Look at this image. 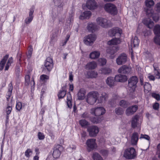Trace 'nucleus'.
<instances>
[{"instance_id": "72a5a7b5", "label": "nucleus", "mask_w": 160, "mask_h": 160, "mask_svg": "<svg viewBox=\"0 0 160 160\" xmlns=\"http://www.w3.org/2000/svg\"><path fill=\"white\" fill-rule=\"evenodd\" d=\"M153 68H154V73L155 77L156 78H160V71L157 68H156L155 65H153Z\"/></svg>"}, {"instance_id": "f704fd0d", "label": "nucleus", "mask_w": 160, "mask_h": 160, "mask_svg": "<svg viewBox=\"0 0 160 160\" xmlns=\"http://www.w3.org/2000/svg\"><path fill=\"white\" fill-rule=\"evenodd\" d=\"M67 103L68 107L69 108H71L72 107V98L71 95L70 94H67Z\"/></svg>"}, {"instance_id": "a19ab883", "label": "nucleus", "mask_w": 160, "mask_h": 160, "mask_svg": "<svg viewBox=\"0 0 160 160\" xmlns=\"http://www.w3.org/2000/svg\"><path fill=\"white\" fill-rule=\"evenodd\" d=\"M32 154V150L30 148L27 149L24 152L25 156L28 158H29Z\"/></svg>"}, {"instance_id": "6e6552de", "label": "nucleus", "mask_w": 160, "mask_h": 160, "mask_svg": "<svg viewBox=\"0 0 160 160\" xmlns=\"http://www.w3.org/2000/svg\"><path fill=\"white\" fill-rule=\"evenodd\" d=\"M90 112L92 115L99 116L105 114L106 110L103 107H97L92 108Z\"/></svg>"}, {"instance_id": "680f3d73", "label": "nucleus", "mask_w": 160, "mask_h": 160, "mask_svg": "<svg viewBox=\"0 0 160 160\" xmlns=\"http://www.w3.org/2000/svg\"><path fill=\"white\" fill-rule=\"evenodd\" d=\"M148 78H149L150 80L154 81L155 79V77L152 75L150 73H149L148 75Z\"/></svg>"}, {"instance_id": "3c124183", "label": "nucleus", "mask_w": 160, "mask_h": 160, "mask_svg": "<svg viewBox=\"0 0 160 160\" xmlns=\"http://www.w3.org/2000/svg\"><path fill=\"white\" fill-rule=\"evenodd\" d=\"M70 38V35L69 34H67L66 36L65 39L61 42L60 45L62 46H63L65 45L67 43V41L69 40Z\"/></svg>"}, {"instance_id": "f8f14e48", "label": "nucleus", "mask_w": 160, "mask_h": 160, "mask_svg": "<svg viewBox=\"0 0 160 160\" xmlns=\"http://www.w3.org/2000/svg\"><path fill=\"white\" fill-rule=\"evenodd\" d=\"M145 5L147 8L146 9V14H151L153 11L152 8L154 4V2L153 0H146L145 2Z\"/></svg>"}, {"instance_id": "a211bd4d", "label": "nucleus", "mask_w": 160, "mask_h": 160, "mask_svg": "<svg viewBox=\"0 0 160 160\" xmlns=\"http://www.w3.org/2000/svg\"><path fill=\"white\" fill-rule=\"evenodd\" d=\"M131 68L126 65H123L119 68L118 72L121 73L128 74L131 72Z\"/></svg>"}, {"instance_id": "e433bc0d", "label": "nucleus", "mask_w": 160, "mask_h": 160, "mask_svg": "<svg viewBox=\"0 0 160 160\" xmlns=\"http://www.w3.org/2000/svg\"><path fill=\"white\" fill-rule=\"evenodd\" d=\"M153 11L152 12V14H147L148 17L149 16H152V18L154 21L155 22H157L159 19V15L158 13H153Z\"/></svg>"}, {"instance_id": "58836bf2", "label": "nucleus", "mask_w": 160, "mask_h": 160, "mask_svg": "<svg viewBox=\"0 0 160 160\" xmlns=\"http://www.w3.org/2000/svg\"><path fill=\"white\" fill-rule=\"evenodd\" d=\"M93 160H103V158L98 153H94L92 156Z\"/></svg>"}, {"instance_id": "a18cd8bd", "label": "nucleus", "mask_w": 160, "mask_h": 160, "mask_svg": "<svg viewBox=\"0 0 160 160\" xmlns=\"http://www.w3.org/2000/svg\"><path fill=\"white\" fill-rule=\"evenodd\" d=\"M98 63L101 66L105 65L107 61L106 59L103 58H100L98 60Z\"/></svg>"}, {"instance_id": "603ef678", "label": "nucleus", "mask_w": 160, "mask_h": 160, "mask_svg": "<svg viewBox=\"0 0 160 160\" xmlns=\"http://www.w3.org/2000/svg\"><path fill=\"white\" fill-rule=\"evenodd\" d=\"M30 76L28 75H27L25 77V85L28 86L30 83Z\"/></svg>"}, {"instance_id": "20e7f679", "label": "nucleus", "mask_w": 160, "mask_h": 160, "mask_svg": "<svg viewBox=\"0 0 160 160\" xmlns=\"http://www.w3.org/2000/svg\"><path fill=\"white\" fill-rule=\"evenodd\" d=\"M105 10L113 15H116L118 13V9L116 6L111 3L105 4L104 6Z\"/></svg>"}, {"instance_id": "0eeeda50", "label": "nucleus", "mask_w": 160, "mask_h": 160, "mask_svg": "<svg viewBox=\"0 0 160 160\" xmlns=\"http://www.w3.org/2000/svg\"><path fill=\"white\" fill-rule=\"evenodd\" d=\"M136 155L135 149L133 148H130L125 150L123 156L127 159H132L134 158Z\"/></svg>"}, {"instance_id": "4468645a", "label": "nucleus", "mask_w": 160, "mask_h": 160, "mask_svg": "<svg viewBox=\"0 0 160 160\" xmlns=\"http://www.w3.org/2000/svg\"><path fill=\"white\" fill-rule=\"evenodd\" d=\"M88 131L89 135L92 137L96 136L98 133L99 129L98 128L95 126H92L89 127L87 129Z\"/></svg>"}, {"instance_id": "5701e85b", "label": "nucleus", "mask_w": 160, "mask_h": 160, "mask_svg": "<svg viewBox=\"0 0 160 160\" xmlns=\"http://www.w3.org/2000/svg\"><path fill=\"white\" fill-rule=\"evenodd\" d=\"M92 13L90 11H85L81 13L79 18L81 20L88 19L91 17Z\"/></svg>"}, {"instance_id": "9d476101", "label": "nucleus", "mask_w": 160, "mask_h": 160, "mask_svg": "<svg viewBox=\"0 0 160 160\" xmlns=\"http://www.w3.org/2000/svg\"><path fill=\"white\" fill-rule=\"evenodd\" d=\"M131 126L133 128H137L140 129L141 122L140 120V117L138 115L135 116L132 118L131 121Z\"/></svg>"}, {"instance_id": "5fc2aeb1", "label": "nucleus", "mask_w": 160, "mask_h": 160, "mask_svg": "<svg viewBox=\"0 0 160 160\" xmlns=\"http://www.w3.org/2000/svg\"><path fill=\"white\" fill-rule=\"evenodd\" d=\"M152 97L155 98L157 101H159L160 100V96L159 94L155 93H152Z\"/></svg>"}, {"instance_id": "2eb2a0df", "label": "nucleus", "mask_w": 160, "mask_h": 160, "mask_svg": "<svg viewBox=\"0 0 160 160\" xmlns=\"http://www.w3.org/2000/svg\"><path fill=\"white\" fill-rule=\"evenodd\" d=\"M127 60L126 55L124 53L120 54L116 59V63L118 65H121L125 63Z\"/></svg>"}, {"instance_id": "8fccbe9b", "label": "nucleus", "mask_w": 160, "mask_h": 160, "mask_svg": "<svg viewBox=\"0 0 160 160\" xmlns=\"http://www.w3.org/2000/svg\"><path fill=\"white\" fill-rule=\"evenodd\" d=\"M66 91L64 90L60 91L58 94V97L59 98H63L66 94Z\"/></svg>"}, {"instance_id": "774afa93", "label": "nucleus", "mask_w": 160, "mask_h": 160, "mask_svg": "<svg viewBox=\"0 0 160 160\" xmlns=\"http://www.w3.org/2000/svg\"><path fill=\"white\" fill-rule=\"evenodd\" d=\"M32 52H30L29 51H28L27 55V57L28 58H29L31 57L32 55Z\"/></svg>"}, {"instance_id": "13d9d810", "label": "nucleus", "mask_w": 160, "mask_h": 160, "mask_svg": "<svg viewBox=\"0 0 160 160\" xmlns=\"http://www.w3.org/2000/svg\"><path fill=\"white\" fill-rule=\"evenodd\" d=\"M100 153L103 156H107L108 153V151L107 150L102 149L101 150Z\"/></svg>"}, {"instance_id": "f3484780", "label": "nucleus", "mask_w": 160, "mask_h": 160, "mask_svg": "<svg viewBox=\"0 0 160 160\" xmlns=\"http://www.w3.org/2000/svg\"><path fill=\"white\" fill-rule=\"evenodd\" d=\"M34 7H31L30 9L29 12V16L26 18L25 22L27 24H29L32 21L33 16V14L34 12Z\"/></svg>"}, {"instance_id": "7ed1b4c3", "label": "nucleus", "mask_w": 160, "mask_h": 160, "mask_svg": "<svg viewBox=\"0 0 160 160\" xmlns=\"http://www.w3.org/2000/svg\"><path fill=\"white\" fill-rule=\"evenodd\" d=\"M96 21L98 25L103 28H108L112 25V23L110 21L102 17L97 18Z\"/></svg>"}, {"instance_id": "a878e982", "label": "nucleus", "mask_w": 160, "mask_h": 160, "mask_svg": "<svg viewBox=\"0 0 160 160\" xmlns=\"http://www.w3.org/2000/svg\"><path fill=\"white\" fill-rule=\"evenodd\" d=\"M100 55L99 51H95L91 52L89 54V58L92 59H96L98 58Z\"/></svg>"}, {"instance_id": "79ce46f5", "label": "nucleus", "mask_w": 160, "mask_h": 160, "mask_svg": "<svg viewBox=\"0 0 160 160\" xmlns=\"http://www.w3.org/2000/svg\"><path fill=\"white\" fill-rule=\"evenodd\" d=\"M124 110L121 108H118L115 109V112L118 115H122L124 112Z\"/></svg>"}, {"instance_id": "dca6fc26", "label": "nucleus", "mask_w": 160, "mask_h": 160, "mask_svg": "<svg viewBox=\"0 0 160 160\" xmlns=\"http://www.w3.org/2000/svg\"><path fill=\"white\" fill-rule=\"evenodd\" d=\"M86 28L88 32H94L98 29L97 25L95 23L91 22L88 23Z\"/></svg>"}, {"instance_id": "338daca9", "label": "nucleus", "mask_w": 160, "mask_h": 160, "mask_svg": "<svg viewBox=\"0 0 160 160\" xmlns=\"http://www.w3.org/2000/svg\"><path fill=\"white\" fill-rule=\"evenodd\" d=\"M30 83H31V85H32L31 88H34V84H35V82L33 79L31 81Z\"/></svg>"}, {"instance_id": "4d7b16f0", "label": "nucleus", "mask_w": 160, "mask_h": 160, "mask_svg": "<svg viewBox=\"0 0 160 160\" xmlns=\"http://www.w3.org/2000/svg\"><path fill=\"white\" fill-rule=\"evenodd\" d=\"M38 138L39 140H43L45 138V136L42 133L39 132L38 134Z\"/></svg>"}, {"instance_id": "9b49d317", "label": "nucleus", "mask_w": 160, "mask_h": 160, "mask_svg": "<svg viewBox=\"0 0 160 160\" xmlns=\"http://www.w3.org/2000/svg\"><path fill=\"white\" fill-rule=\"evenodd\" d=\"M87 149L88 152H90L97 148V144L96 142V140L94 139H88L86 142Z\"/></svg>"}, {"instance_id": "7c9ffc66", "label": "nucleus", "mask_w": 160, "mask_h": 160, "mask_svg": "<svg viewBox=\"0 0 160 160\" xmlns=\"http://www.w3.org/2000/svg\"><path fill=\"white\" fill-rule=\"evenodd\" d=\"M114 80H115V78L109 77L106 79V83L109 87H112L114 85Z\"/></svg>"}, {"instance_id": "c85d7f7f", "label": "nucleus", "mask_w": 160, "mask_h": 160, "mask_svg": "<svg viewBox=\"0 0 160 160\" xmlns=\"http://www.w3.org/2000/svg\"><path fill=\"white\" fill-rule=\"evenodd\" d=\"M139 41L137 37H135L133 38H132L131 42V46L132 47H136L138 46Z\"/></svg>"}, {"instance_id": "4be33fe9", "label": "nucleus", "mask_w": 160, "mask_h": 160, "mask_svg": "<svg viewBox=\"0 0 160 160\" xmlns=\"http://www.w3.org/2000/svg\"><path fill=\"white\" fill-rule=\"evenodd\" d=\"M138 106L137 105L129 107L126 109V113L128 116L131 115L136 112Z\"/></svg>"}, {"instance_id": "1a4fd4ad", "label": "nucleus", "mask_w": 160, "mask_h": 160, "mask_svg": "<svg viewBox=\"0 0 160 160\" xmlns=\"http://www.w3.org/2000/svg\"><path fill=\"white\" fill-rule=\"evenodd\" d=\"M154 32L155 35L154 41L155 43L160 45V26L156 25L154 28Z\"/></svg>"}, {"instance_id": "6e6d98bb", "label": "nucleus", "mask_w": 160, "mask_h": 160, "mask_svg": "<svg viewBox=\"0 0 160 160\" xmlns=\"http://www.w3.org/2000/svg\"><path fill=\"white\" fill-rule=\"evenodd\" d=\"M16 108L17 110L20 111L22 108V105L20 102H17L16 106Z\"/></svg>"}, {"instance_id": "bf43d9fd", "label": "nucleus", "mask_w": 160, "mask_h": 160, "mask_svg": "<svg viewBox=\"0 0 160 160\" xmlns=\"http://www.w3.org/2000/svg\"><path fill=\"white\" fill-rule=\"evenodd\" d=\"M141 138H144L147 140L149 141L150 139V137L148 135L141 134L140 137Z\"/></svg>"}, {"instance_id": "f257e3e1", "label": "nucleus", "mask_w": 160, "mask_h": 160, "mask_svg": "<svg viewBox=\"0 0 160 160\" xmlns=\"http://www.w3.org/2000/svg\"><path fill=\"white\" fill-rule=\"evenodd\" d=\"M99 94L97 92L92 91L89 92L87 95L86 100L90 104L93 105L96 102L98 103L105 102L108 98V95L105 92H102L98 97Z\"/></svg>"}, {"instance_id": "0e129e2a", "label": "nucleus", "mask_w": 160, "mask_h": 160, "mask_svg": "<svg viewBox=\"0 0 160 160\" xmlns=\"http://www.w3.org/2000/svg\"><path fill=\"white\" fill-rule=\"evenodd\" d=\"M73 76L72 74V72H70L69 73V80L71 82H72L73 80Z\"/></svg>"}, {"instance_id": "09e8293b", "label": "nucleus", "mask_w": 160, "mask_h": 160, "mask_svg": "<svg viewBox=\"0 0 160 160\" xmlns=\"http://www.w3.org/2000/svg\"><path fill=\"white\" fill-rule=\"evenodd\" d=\"M73 20V15L72 14L69 16V17L67 21L66 24L68 26H69L70 23L72 22Z\"/></svg>"}, {"instance_id": "c03bdc74", "label": "nucleus", "mask_w": 160, "mask_h": 160, "mask_svg": "<svg viewBox=\"0 0 160 160\" xmlns=\"http://www.w3.org/2000/svg\"><path fill=\"white\" fill-rule=\"evenodd\" d=\"M13 62V59L11 57L9 58L6 63V66L5 68V70H8L9 67L11 66V64Z\"/></svg>"}, {"instance_id": "37998d69", "label": "nucleus", "mask_w": 160, "mask_h": 160, "mask_svg": "<svg viewBox=\"0 0 160 160\" xmlns=\"http://www.w3.org/2000/svg\"><path fill=\"white\" fill-rule=\"evenodd\" d=\"M79 124L83 127H85L89 125V123L86 120L84 119H82L79 121Z\"/></svg>"}, {"instance_id": "aec40b11", "label": "nucleus", "mask_w": 160, "mask_h": 160, "mask_svg": "<svg viewBox=\"0 0 160 160\" xmlns=\"http://www.w3.org/2000/svg\"><path fill=\"white\" fill-rule=\"evenodd\" d=\"M12 88V84L10 83L9 85L8 91L6 95V98L8 102L11 103L12 102V98L11 97Z\"/></svg>"}, {"instance_id": "e2e57ef3", "label": "nucleus", "mask_w": 160, "mask_h": 160, "mask_svg": "<svg viewBox=\"0 0 160 160\" xmlns=\"http://www.w3.org/2000/svg\"><path fill=\"white\" fill-rule=\"evenodd\" d=\"M159 104L158 102L155 103L153 106V108L155 110H158L159 108Z\"/></svg>"}, {"instance_id": "423d86ee", "label": "nucleus", "mask_w": 160, "mask_h": 160, "mask_svg": "<svg viewBox=\"0 0 160 160\" xmlns=\"http://www.w3.org/2000/svg\"><path fill=\"white\" fill-rule=\"evenodd\" d=\"M97 38L96 36L94 34H91L86 36L83 39V42L86 45H92Z\"/></svg>"}, {"instance_id": "6ab92c4d", "label": "nucleus", "mask_w": 160, "mask_h": 160, "mask_svg": "<svg viewBox=\"0 0 160 160\" xmlns=\"http://www.w3.org/2000/svg\"><path fill=\"white\" fill-rule=\"evenodd\" d=\"M62 148L59 145H57L54 148L53 153V156L54 158H57L59 157L61 154L60 150Z\"/></svg>"}, {"instance_id": "393cba45", "label": "nucleus", "mask_w": 160, "mask_h": 160, "mask_svg": "<svg viewBox=\"0 0 160 160\" xmlns=\"http://www.w3.org/2000/svg\"><path fill=\"white\" fill-rule=\"evenodd\" d=\"M128 78L126 76L119 74L116 75L115 77V80L116 81L124 82L127 80Z\"/></svg>"}, {"instance_id": "c756f323", "label": "nucleus", "mask_w": 160, "mask_h": 160, "mask_svg": "<svg viewBox=\"0 0 160 160\" xmlns=\"http://www.w3.org/2000/svg\"><path fill=\"white\" fill-rule=\"evenodd\" d=\"M85 91L83 89H81L78 94V98L79 100L83 99L85 97Z\"/></svg>"}, {"instance_id": "052dcab7", "label": "nucleus", "mask_w": 160, "mask_h": 160, "mask_svg": "<svg viewBox=\"0 0 160 160\" xmlns=\"http://www.w3.org/2000/svg\"><path fill=\"white\" fill-rule=\"evenodd\" d=\"M155 8L157 12H160V2L156 4Z\"/></svg>"}, {"instance_id": "ddd939ff", "label": "nucleus", "mask_w": 160, "mask_h": 160, "mask_svg": "<svg viewBox=\"0 0 160 160\" xmlns=\"http://www.w3.org/2000/svg\"><path fill=\"white\" fill-rule=\"evenodd\" d=\"M44 66L45 68L48 71H51L53 66V63L52 58L49 57L47 58L45 61Z\"/></svg>"}, {"instance_id": "49530a36", "label": "nucleus", "mask_w": 160, "mask_h": 160, "mask_svg": "<svg viewBox=\"0 0 160 160\" xmlns=\"http://www.w3.org/2000/svg\"><path fill=\"white\" fill-rule=\"evenodd\" d=\"M129 105V103L124 100H121L119 102V105L122 107L125 108Z\"/></svg>"}, {"instance_id": "b1692460", "label": "nucleus", "mask_w": 160, "mask_h": 160, "mask_svg": "<svg viewBox=\"0 0 160 160\" xmlns=\"http://www.w3.org/2000/svg\"><path fill=\"white\" fill-rule=\"evenodd\" d=\"M97 66V64L94 61L90 62L87 63L86 65V68L88 70L94 69Z\"/></svg>"}, {"instance_id": "39448f33", "label": "nucleus", "mask_w": 160, "mask_h": 160, "mask_svg": "<svg viewBox=\"0 0 160 160\" xmlns=\"http://www.w3.org/2000/svg\"><path fill=\"white\" fill-rule=\"evenodd\" d=\"M138 82V78L136 76H133L129 79L128 89L131 92H133L135 90Z\"/></svg>"}, {"instance_id": "69168bd1", "label": "nucleus", "mask_w": 160, "mask_h": 160, "mask_svg": "<svg viewBox=\"0 0 160 160\" xmlns=\"http://www.w3.org/2000/svg\"><path fill=\"white\" fill-rule=\"evenodd\" d=\"M73 85L72 84H70L69 86V90L70 91H72L73 90Z\"/></svg>"}, {"instance_id": "de8ad7c7", "label": "nucleus", "mask_w": 160, "mask_h": 160, "mask_svg": "<svg viewBox=\"0 0 160 160\" xmlns=\"http://www.w3.org/2000/svg\"><path fill=\"white\" fill-rule=\"evenodd\" d=\"M144 90L146 91H149L151 88V85L148 82H145L144 86Z\"/></svg>"}, {"instance_id": "2f4dec72", "label": "nucleus", "mask_w": 160, "mask_h": 160, "mask_svg": "<svg viewBox=\"0 0 160 160\" xmlns=\"http://www.w3.org/2000/svg\"><path fill=\"white\" fill-rule=\"evenodd\" d=\"M8 55H6L4 57L0 63V70H2L4 68L6 60L8 58Z\"/></svg>"}, {"instance_id": "864d4df0", "label": "nucleus", "mask_w": 160, "mask_h": 160, "mask_svg": "<svg viewBox=\"0 0 160 160\" xmlns=\"http://www.w3.org/2000/svg\"><path fill=\"white\" fill-rule=\"evenodd\" d=\"M99 118L98 117H94L92 118H90V121L94 123H98L99 121Z\"/></svg>"}, {"instance_id": "cd10ccee", "label": "nucleus", "mask_w": 160, "mask_h": 160, "mask_svg": "<svg viewBox=\"0 0 160 160\" xmlns=\"http://www.w3.org/2000/svg\"><path fill=\"white\" fill-rule=\"evenodd\" d=\"M138 139V135L137 132H135L133 133L131 137V142L132 145L137 144Z\"/></svg>"}, {"instance_id": "412c9836", "label": "nucleus", "mask_w": 160, "mask_h": 160, "mask_svg": "<svg viewBox=\"0 0 160 160\" xmlns=\"http://www.w3.org/2000/svg\"><path fill=\"white\" fill-rule=\"evenodd\" d=\"M143 23L149 28H152L154 26V22L149 18H146L142 21Z\"/></svg>"}, {"instance_id": "c9c22d12", "label": "nucleus", "mask_w": 160, "mask_h": 160, "mask_svg": "<svg viewBox=\"0 0 160 160\" xmlns=\"http://www.w3.org/2000/svg\"><path fill=\"white\" fill-rule=\"evenodd\" d=\"M87 75L89 78H95L98 75V73L94 71H89L87 73Z\"/></svg>"}, {"instance_id": "f03ea898", "label": "nucleus", "mask_w": 160, "mask_h": 160, "mask_svg": "<svg viewBox=\"0 0 160 160\" xmlns=\"http://www.w3.org/2000/svg\"><path fill=\"white\" fill-rule=\"evenodd\" d=\"M122 33V30L118 27L114 28L110 30L108 32V34L109 36L112 37L115 36L118 37L119 38H115L109 41L108 42V44L111 45L120 44L121 41L119 37Z\"/></svg>"}, {"instance_id": "4c0bfd02", "label": "nucleus", "mask_w": 160, "mask_h": 160, "mask_svg": "<svg viewBox=\"0 0 160 160\" xmlns=\"http://www.w3.org/2000/svg\"><path fill=\"white\" fill-rule=\"evenodd\" d=\"M102 74H108L111 72V70L108 68H103L101 69L100 70Z\"/></svg>"}, {"instance_id": "ea45409f", "label": "nucleus", "mask_w": 160, "mask_h": 160, "mask_svg": "<svg viewBox=\"0 0 160 160\" xmlns=\"http://www.w3.org/2000/svg\"><path fill=\"white\" fill-rule=\"evenodd\" d=\"M49 77L48 75L45 74H42L40 76V80L43 82H46L49 79Z\"/></svg>"}, {"instance_id": "473e14b6", "label": "nucleus", "mask_w": 160, "mask_h": 160, "mask_svg": "<svg viewBox=\"0 0 160 160\" xmlns=\"http://www.w3.org/2000/svg\"><path fill=\"white\" fill-rule=\"evenodd\" d=\"M12 103H11L9 102H8V106L6 108V112L7 113V118L8 119L9 118V116L8 115L10 114L11 113V111L12 110Z\"/></svg>"}, {"instance_id": "bb28decb", "label": "nucleus", "mask_w": 160, "mask_h": 160, "mask_svg": "<svg viewBox=\"0 0 160 160\" xmlns=\"http://www.w3.org/2000/svg\"><path fill=\"white\" fill-rule=\"evenodd\" d=\"M118 49L117 46H113L112 47H110L107 49V52L110 55H112L115 53Z\"/></svg>"}]
</instances>
